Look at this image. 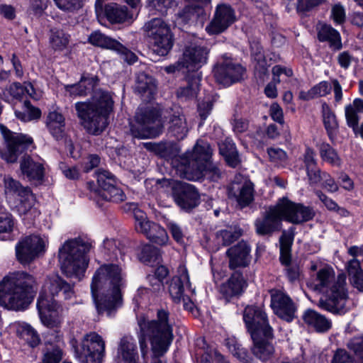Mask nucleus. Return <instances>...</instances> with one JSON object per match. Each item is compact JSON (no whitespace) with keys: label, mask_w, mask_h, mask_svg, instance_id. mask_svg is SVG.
I'll return each instance as SVG.
<instances>
[{"label":"nucleus","mask_w":363,"mask_h":363,"mask_svg":"<svg viewBox=\"0 0 363 363\" xmlns=\"http://www.w3.org/2000/svg\"><path fill=\"white\" fill-rule=\"evenodd\" d=\"M124 285L121 269L116 264H105L95 272L91 284V295L99 314L110 316L123 303L121 289Z\"/></svg>","instance_id":"obj_1"},{"label":"nucleus","mask_w":363,"mask_h":363,"mask_svg":"<svg viewBox=\"0 0 363 363\" xmlns=\"http://www.w3.org/2000/svg\"><path fill=\"white\" fill-rule=\"evenodd\" d=\"M169 315L168 311L160 309L157 311L156 319L149 320L144 316L138 318L140 329L138 337L141 355L145 359L147 354V338L152 352L151 363H163L160 358L167 352L173 341V328L169 322Z\"/></svg>","instance_id":"obj_2"},{"label":"nucleus","mask_w":363,"mask_h":363,"mask_svg":"<svg viewBox=\"0 0 363 363\" xmlns=\"http://www.w3.org/2000/svg\"><path fill=\"white\" fill-rule=\"evenodd\" d=\"M0 131L5 140L6 146L0 149V157L7 163H15L22 155L20 160V169L22 174L29 181H42L44 176V167L40 162H35L24 152L33 143V139L22 133L11 131L3 124H0Z\"/></svg>","instance_id":"obj_3"},{"label":"nucleus","mask_w":363,"mask_h":363,"mask_svg":"<svg viewBox=\"0 0 363 363\" xmlns=\"http://www.w3.org/2000/svg\"><path fill=\"white\" fill-rule=\"evenodd\" d=\"M113 104L108 91L97 89L91 99L74 104L80 124L89 134L99 135L105 130Z\"/></svg>","instance_id":"obj_4"},{"label":"nucleus","mask_w":363,"mask_h":363,"mask_svg":"<svg viewBox=\"0 0 363 363\" xmlns=\"http://www.w3.org/2000/svg\"><path fill=\"white\" fill-rule=\"evenodd\" d=\"M36 286L35 278L26 272L6 276L0 281V306L8 310H25L34 298Z\"/></svg>","instance_id":"obj_5"},{"label":"nucleus","mask_w":363,"mask_h":363,"mask_svg":"<svg viewBox=\"0 0 363 363\" xmlns=\"http://www.w3.org/2000/svg\"><path fill=\"white\" fill-rule=\"evenodd\" d=\"M345 276L335 278L330 268L320 269L313 282V290L325 294L318 302V306L334 314H344L347 308V294L345 288Z\"/></svg>","instance_id":"obj_6"},{"label":"nucleus","mask_w":363,"mask_h":363,"mask_svg":"<svg viewBox=\"0 0 363 363\" xmlns=\"http://www.w3.org/2000/svg\"><path fill=\"white\" fill-rule=\"evenodd\" d=\"M90 248L89 242L78 238L67 240L59 249L60 267L67 277L81 278L88 267L86 254Z\"/></svg>","instance_id":"obj_7"},{"label":"nucleus","mask_w":363,"mask_h":363,"mask_svg":"<svg viewBox=\"0 0 363 363\" xmlns=\"http://www.w3.org/2000/svg\"><path fill=\"white\" fill-rule=\"evenodd\" d=\"M151 40L152 50L160 56L167 55L173 46V36L169 26L161 18H154L143 27Z\"/></svg>","instance_id":"obj_8"},{"label":"nucleus","mask_w":363,"mask_h":363,"mask_svg":"<svg viewBox=\"0 0 363 363\" xmlns=\"http://www.w3.org/2000/svg\"><path fill=\"white\" fill-rule=\"evenodd\" d=\"M158 111L151 107L140 108L135 114V121L140 125L138 128L132 126L133 135L137 138H155L160 135L163 130Z\"/></svg>","instance_id":"obj_9"},{"label":"nucleus","mask_w":363,"mask_h":363,"mask_svg":"<svg viewBox=\"0 0 363 363\" xmlns=\"http://www.w3.org/2000/svg\"><path fill=\"white\" fill-rule=\"evenodd\" d=\"M106 344L103 337L95 332L86 334L79 348L75 350L81 363H102L105 357Z\"/></svg>","instance_id":"obj_10"},{"label":"nucleus","mask_w":363,"mask_h":363,"mask_svg":"<svg viewBox=\"0 0 363 363\" xmlns=\"http://www.w3.org/2000/svg\"><path fill=\"white\" fill-rule=\"evenodd\" d=\"M254 184L246 177L236 174L227 186L228 197L240 208L249 206L254 201Z\"/></svg>","instance_id":"obj_11"},{"label":"nucleus","mask_w":363,"mask_h":363,"mask_svg":"<svg viewBox=\"0 0 363 363\" xmlns=\"http://www.w3.org/2000/svg\"><path fill=\"white\" fill-rule=\"evenodd\" d=\"M243 320L251 336L256 333L257 335L273 338V330L269 325L267 314L261 308L247 306L243 311Z\"/></svg>","instance_id":"obj_12"},{"label":"nucleus","mask_w":363,"mask_h":363,"mask_svg":"<svg viewBox=\"0 0 363 363\" xmlns=\"http://www.w3.org/2000/svg\"><path fill=\"white\" fill-rule=\"evenodd\" d=\"M45 251V242L38 235H29L22 238L16 245L17 260L22 264H30Z\"/></svg>","instance_id":"obj_13"},{"label":"nucleus","mask_w":363,"mask_h":363,"mask_svg":"<svg viewBox=\"0 0 363 363\" xmlns=\"http://www.w3.org/2000/svg\"><path fill=\"white\" fill-rule=\"evenodd\" d=\"M295 236V228L291 227L289 230H284L279 238L280 262L286 266V275L290 282L298 281L301 276L299 267L296 264H291V246Z\"/></svg>","instance_id":"obj_14"},{"label":"nucleus","mask_w":363,"mask_h":363,"mask_svg":"<svg viewBox=\"0 0 363 363\" xmlns=\"http://www.w3.org/2000/svg\"><path fill=\"white\" fill-rule=\"evenodd\" d=\"M172 196L181 209L186 212L191 211L200 203V195L193 185L175 181L171 186Z\"/></svg>","instance_id":"obj_15"},{"label":"nucleus","mask_w":363,"mask_h":363,"mask_svg":"<svg viewBox=\"0 0 363 363\" xmlns=\"http://www.w3.org/2000/svg\"><path fill=\"white\" fill-rule=\"evenodd\" d=\"M134 218L135 219V229L144 234L152 242L159 245H165L169 237L164 228L159 224L146 219L145 213L140 210H135Z\"/></svg>","instance_id":"obj_16"},{"label":"nucleus","mask_w":363,"mask_h":363,"mask_svg":"<svg viewBox=\"0 0 363 363\" xmlns=\"http://www.w3.org/2000/svg\"><path fill=\"white\" fill-rule=\"evenodd\" d=\"M284 220L293 224H301L309 221L315 216L313 208L306 206L301 203H296L287 198H282L278 201Z\"/></svg>","instance_id":"obj_17"},{"label":"nucleus","mask_w":363,"mask_h":363,"mask_svg":"<svg viewBox=\"0 0 363 363\" xmlns=\"http://www.w3.org/2000/svg\"><path fill=\"white\" fill-rule=\"evenodd\" d=\"M284 220L280 206L277 202L274 206H270L263 213L262 217L257 218L255 222V231L261 236H271L274 233L281 230Z\"/></svg>","instance_id":"obj_18"},{"label":"nucleus","mask_w":363,"mask_h":363,"mask_svg":"<svg viewBox=\"0 0 363 363\" xmlns=\"http://www.w3.org/2000/svg\"><path fill=\"white\" fill-rule=\"evenodd\" d=\"M213 149L210 144L204 140H198L191 152H186L180 157V167L183 177L186 174L188 167H196L195 164H206L211 162Z\"/></svg>","instance_id":"obj_19"},{"label":"nucleus","mask_w":363,"mask_h":363,"mask_svg":"<svg viewBox=\"0 0 363 363\" xmlns=\"http://www.w3.org/2000/svg\"><path fill=\"white\" fill-rule=\"evenodd\" d=\"M271 307L280 318L291 322L295 317L296 307L292 299L281 289H272L269 291Z\"/></svg>","instance_id":"obj_20"},{"label":"nucleus","mask_w":363,"mask_h":363,"mask_svg":"<svg viewBox=\"0 0 363 363\" xmlns=\"http://www.w3.org/2000/svg\"><path fill=\"white\" fill-rule=\"evenodd\" d=\"M209 49L198 40L189 42L184 47L182 58V67L188 69H198L206 63Z\"/></svg>","instance_id":"obj_21"},{"label":"nucleus","mask_w":363,"mask_h":363,"mask_svg":"<svg viewBox=\"0 0 363 363\" xmlns=\"http://www.w3.org/2000/svg\"><path fill=\"white\" fill-rule=\"evenodd\" d=\"M61 296L64 299H69L74 296L73 286L62 279L58 274H51L47 277L40 295H43L51 301L55 296Z\"/></svg>","instance_id":"obj_22"},{"label":"nucleus","mask_w":363,"mask_h":363,"mask_svg":"<svg viewBox=\"0 0 363 363\" xmlns=\"http://www.w3.org/2000/svg\"><path fill=\"white\" fill-rule=\"evenodd\" d=\"M245 68L239 64H234L231 60L225 59L218 62L213 69L216 81L224 86H229L242 79Z\"/></svg>","instance_id":"obj_23"},{"label":"nucleus","mask_w":363,"mask_h":363,"mask_svg":"<svg viewBox=\"0 0 363 363\" xmlns=\"http://www.w3.org/2000/svg\"><path fill=\"white\" fill-rule=\"evenodd\" d=\"M235 21V10L228 4H220L217 6L214 16L206 30L211 35H218L227 30Z\"/></svg>","instance_id":"obj_24"},{"label":"nucleus","mask_w":363,"mask_h":363,"mask_svg":"<svg viewBox=\"0 0 363 363\" xmlns=\"http://www.w3.org/2000/svg\"><path fill=\"white\" fill-rule=\"evenodd\" d=\"M223 174V172L219 165L209 162L204 165L199 164L196 167H189L186 174L184 176V178L192 181H198L206 178L211 182H217L222 178Z\"/></svg>","instance_id":"obj_25"},{"label":"nucleus","mask_w":363,"mask_h":363,"mask_svg":"<svg viewBox=\"0 0 363 363\" xmlns=\"http://www.w3.org/2000/svg\"><path fill=\"white\" fill-rule=\"evenodd\" d=\"M57 301H51L43 295H39L37 308L43 324L48 328L56 327L60 320L57 317Z\"/></svg>","instance_id":"obj_26"},{"label":"nucleus","mask_w":363,"mask_h":363,"mask_svg":"<svg viewBox=\"0 0 363 363\" xmlns=\"http://www.w3.org/2000/svg\"><path fill=\"white\" fill-rule=\"evenodd\" d=\"M168 118L169 134L178 140H183L189 132V128L182 108L176 106L170 108Z\"/></svg>","instance_id":"obj_27"},{"label":"nucleus","mask_w":363,"mask_h":363,"mask_svg":"<svg viewBox=\"0 0 363 363\" xmlns=\"http://www.w3.org/2000/svg\"><path fill=\"white\" fill-rule=\"evenodd\" d=\"M250 247L243 240L230 247L226 252L229 258V267L235 269L247 267L250 262Z\"/></svg>","instance_id":"obj_28"},{"label":"nucleus","mask_w":363,"mask_h":363,"mask_svg":"<svg viewBox=\"0 0 363 363\" xmlns=\"http://www.w3.org/2000/svg\"><path fill=\"white\" fill-rule=\"evenodd\" d=\"M359 252V249L356 246L349 248L348 253L354 258L347 262L346 267L351 285L359 292H363V269L359 261L355 258Z\"/></svg>","instance_id":"obj_29"},{"label":"nucleus","mask_w":363,"mask_h":363,"mask_svg":"<svg viewBox=\"0 0 363 363\" xmlns=\"http://www.w3.org/2000/svg\"><path fill=\"white\" fill-rule=\"evenodd\" d=\"M184 284L191 286L187 269L184 266L181 265L178 268V274L174 276L169 283V292L174 302L185 301Z\"/></svg>","instance_id":"obj_30"},{"label":"nucleus","mask_w":363,"mask_h":363,"mask_svg":"<svg viewBox=\"0 0 363 363\" xmlns=\"http://www.w3.org/2000/svg\"><path fill=\"white\" fill-rule=\"evenodd\" d=\"M117 357L123 363H139L138 347L135 339L130 335H124L118 342Z\"/></svg>","instance_id":"obj_31"},{"label":"nucleus","mask_w":363,"mask_h":363,"mask_svg":"<svg viewBox=\"0 0 363 363\" xmlns=\"http://www.w3.org/2000/svg\"><path fill=\"white\" fill-rule=\"evenodd\" d=\"M245 284L242 274L235 272L227 282L220 286V292L228 301L233 297L240 296L242 293Z\"/></svg>","instance_id":"obj_32"},{"label":"nucleus","mask_w":363,"mask_h":363,"mask_svg":"<svg viewBox=\"0 0 363 363\" xmlns=\"http://www.w3.org/2000/svg\"><path fill=\"white\" fill-rule=\"evenodd\" d=\"M98 82L96 76L82 75L78 83L65 85V89L71 96H84L94 89Z\"/></svg>","instance_id":"obj_33"},{"label":"nucleus","mask_w":363,"mask_h":363,"mask_svg":"<svg viewBox=\"0 0 363 363\" xmlns=\"http://www.w3.org/2000/svg\"><path fill=\"white\" fill-rule=\"evenodd\" d=\"M156 83L154 78L145 72H140L136 74L135 92L144 98V100H150L156 92Z\"/></svg>","instance_id":"obj_34"},{"label":"nucleus","mask_w":363,"mask_h":363,"mask_svg":"<svg viewBox=\"0 0 363 363\" xmlns=\"http://www.w3.org/2000/svg\"><path fill=\"white\" fill-rule=\"evenodd\" d=\"M251 337L253 341L252 354L262 361L270 359L274 352V348L270 342L273 338H268L262 335H257L256 333H254Z\"/></svg>","instance_id":"obj_35"},{"label":"nucleus","mask_w":363,"mask_h":363,"mask_svg":"<svg viewBox=\"0 0 363 363\" xmlns=\"http://www.w3.org/2000/svg\"><path fill=\"white\" fill-rule=\"evenodd\" d=\"M318 39L320 42H328L334 50L342 48L341 38L339 32L330 25L320 24L317 28Z\"/></svg>","instance_id":"obj_36"},{"label":"nucleus","mask_w":363,"mask_h":363,"mask_svg":"<svg viewBox=\"0 0 363 363\" xmlns=\"http://www.w3.org/2000/svg\"><path fill=\"white\" fill-rule=\"evenodd\" d=\"M303 319L307 325L313 327L318 333L327 332L332 326L330 320L311 309H308L304 313Z\"/></svg>","instance_id":"obj_37"},{"label":"nucleus","mask_w":363,"mask_h":363,"mask_svg":"<svg viewBox=\"0 0 363 363\" xmlns=\"http://www.w3.org/2000/svg\"><path fill=\"white\" fill-rule=\"evenodd\" d=\"M104 14L111 23H122L131 18L126 6L116 3L106 4L104 8Z\"/></svg>","instance_id":"obj_38"},{"label":"nucleus","mask_w":363,"mask_h":363,"mask_svg":"<svg viewBox=\"0 0 363 363\" xmlns=\"http://www.w3.org/2000/svg\"><path fill=\"white\" fill-rule=\"evenodd\" d=\"M219 152L229 167L235 168L240 164L236 146L231 140L225 139L219 144Z\"/></svg>","instance_id":"obj_39"},{"label":"nucleus","mask_w":363,"mask_h":363,"mask_svg":"<svg viewBox=\"0 0 363 363\" xmlns=\"http://www.w3.org/2000/svg\"><path fill=\"white\" fill-rule=\"evenodd\" d=\"M205 4L192 3L186 6L179 13L178 17L184 23L196 22L199 19L203 20L206 12L203 8Z\"/></svg>","instance_id":"obj_40"},{"label":"nucleus","mask_w":363,"mask_h":363,"mask_svg":"<svg viewBox=\"0 0 363 363\" xmlns=\"http://www.w3.org/2000/svg\"><path fill=\"white\" fill-rule=\"evenodd\" d=\"M47 127L51 135L57 140H61L65 135V118L63 116L57 112H50L46 121Z\"/></svg>","instance_id":"obj_41"},{"label":"nucleus","mask_w":363,"mask_h":363,"mask_svg":"<svg viewBox=\"0 0 363 363\" xmlns=\"http://www.w3.org/2000/svg\"><path fill=\"white\" fill-rule=\"evenodd\" d=\"M323 120L328 135L333 141L338 133V123L336 116L326 103L322 104Z\"/></svg>","instance_id":"obj_42"},{"label":"nucleus","mask_w":363,"mask_h":363,"mask_svg":"<svg viewBox=\"0 0 363 363\" xmlns=\"http://www.w3.org/2000/svg\"><path fill=\"white\" fill-rule=\"evenodd\" d=\"M4 182L6 194L16 195L24 199H29L33 196L30 188L22 186L18 181L10 176H5Z\"/></svg>","instance_id":"obj_43"},{"label":"nucleus","mask_w":363,"mask_h":363,"mask_svg":"<svg viewBox=\"0 0 363 363\" xmlns=\"http://www.w3.org/2000/svg\"><path fill=\"white\" fill-rule=\"evenodd\" d=\"M88 41L91 45L115 50L116 45H118V41L113 39L101 32L96 30L90 34Z\"/></svg>","instance_id":"obj_44"},{"label":"nucleus","mask_w":363,"mask_h":363,"mask_svg":"<svg viewBox=\"0 0 363 363\" xmlns=\"http://www.w3.org/2000/svg\"><path fill=\"white\" fill-rule=\"evenodd\" d=\"M50 46L55 50H62L68 44V37L63 30L56 28L50 29L49 37Z\"/></svg>","instance_id":"obj_45"},{"label":"nucleus","mask_w":363,"mask_h":363,"mask_svg":"<svg viewBox=\"0 0 363 363\" xmlns=\"http://www.w3.org/2000/svg\"><path fill=\"white\" fill-rule=\"evenodd\" d=\"M199 90V79L191 78L188 81L186 86L179 87L177 91V96L182 99H189L194 98Z\"/></svg>","instance_id":"obj_46"},{"label":"nucleus","mask_w":363,"mask_h":363,"mask_svg":"<svg viewBox=\"0 0 363 363\" xmlns=\"http://www.w3.org/2000/svg\"><path fill=\"white\" fill-rule=\"evenodd\" d=\"M319 151L323 161L333 165L339 166L340 164V160L335 150L328 143H321L319 146Z\"/></svg>","instance_id":"obj_47"},{"label":"nucleus","mask_w":363,"mask_h":363,"mask_svg":"<svg viewBox=\"0 0 363 363\" xmlns=\"http://www.w3.org/2000/svg\"><path fill=\"white\" fill-rule=\"evenodd\" d=\"M160 250L151 245H145L141 251L140 259L145 264L159 262L160 260Z\"/></svg>","instance_id":"obj_48"},{"label":"nucleus","mask_w":363,"mask_h":363,"mask_svg":"<svg viewBox=\"0 0 363 363\" xmlns=\"http://www.w3.org/2000/svg\"><path fill=\"white\" fill-rule=\"evenodd\" d=\"M242 235L240 229H234L229 228L225 230H218L216 233V238L220 240L223 245H230L234 241L237 240Z\"/></svg>","instance_id":"obj_49"},{"label":"nucleus","mask_w":363,"mask_h":363,"mask_svg":"<svg viewBox=\"0 0 363 363\" xmlns=\"http://www.w3.org/2000/svg\"><path fill=\"white\" fill-rule=\"evenodd\" d=\"M63 342L57 340L56 345H50V347L47 348V352L45 354L43 363H60L62 358V351L61 347Z\"/></svg>","instance_id":"obj_50"},{"label":"nucleus","mask_w":363,"mask_h":363,"mask_svg":"<svg viewBox=\"0 0 363 363\" xmlns=\"http://www.w3.org/2000/svg\"><path fill=\"white\" fill-rule=\"evenodd\" d=\"M96 176L98 185L103 191H107L116 184L115 177L108 171L99 170L96 173Z\"/></svg>","instance_id":"obj_51"},{"label":"nucleus","mask_w":363,"mask_h":363,"mask_svg":"<svg viewBox=\"0 0 363 363\" xmlns=\"http://www.w3.org/2000/svg\"><path fill=\"white\" fill-rule=\"evenodd\" d=\"M180 152V148L173 142H161L158 155L165 159L177 157Z\"/></svg>","instance_id":"obj_52"},{"label":"nucleus","mask_w":363,"mask_h":363,"mask_svg":"<svg viewBox=\"0 0 363 363\" xmlns=\"http://www.w3.org/2000/svg\"><path fill=\"white\" fill-rule=\"evenodd\" d=\"M101 196L106 201L116 203L123 201L125 199V194L123 190L116 186V184L107 191H103L101 193Z\"/></svg>","instance_id":"obj_53"},{"label":"nucleus","mask_w":363,"mask_h":363,"mask_svg":"<svg viewBox=\"0 0 363 363\" xmlns=\"http://www.w3.org/2000/svg\"><path fill=\"white\" fill-rule=\"evenodd\" d=\"M347 346L354 352L358 363H363V337L352 338Z\"/></svg>","instance_id":"obj_54"},{"label":"nucleus","mask_w":363,"mask_h":363,"mask_svg":"<svg viewBox=\"0 0 363 363\" xmlns=\"http://www.w3.org/2000/svg\"><path fill=\"white\" fill-rule=\"evenodd\" d=\"M56 6L61 10L74 12L82 7V0H54Z\"/></svg>","instance_id":"obj_55"},{"label":"nucleus","mask_w":363,"mask_h":363,"mask_svg":"<svg viewBox=\"0 0 363 363\" xmlns=\"http://www.w3.org/2000/svg\"><path fill=\"white\" fill-rule=\"evenodd\" d=\"M325 0H298L296 9L299 13H306L323 4Z\"/></svg>","instance_id":"obj_56"},{"label":"nucleus","mask_w":363,"mask_h":363,"mask_svg":"<svg viewBox=\"0 0 363 363\" xmlns=\"http://www.w3.org/2000/svg\"><path fill=\"white\" fill-rule=\"evenodd\" d=\"M14 222L9 213L0 214V233H10L13 229Z\"/></svg>","instance_id":"obj_57"},{"label":"nucleus","mask_w":363,"mask_h":363,"mask_svg":"<svg viewBox=\"0 0 363 363\" xmlns=\"http://www.w3.org/2000/svg\"><path fill=\"white\" fill-rule=\"evenodd\" d=\"M22 335L29 345L33 347L37 346L40 342V338L37 333L29 325L23 328Z\"/></svg>","instance_id":"obj_58"},{"label":"nucleus","mask_w":363,"mask_h":363,"mask_svg":"<svg viewBox=\"0 0 363 363\" xmlns=\"http://www.w3.org/2000/svg\"><path fill=\"white\" fill-rule=\"evenodd\" d=\"M233 130L235 134H241L249 128V121L242 117L235 116L231 122Z\"/></svg>","instance_id":"obj_59"},{"label":"nucleus","mask_w":363,"mask_h":363,"mask_svg":"<svg viewBox=\"0 0 363 363\" xmlns=\"http://www.w3.org/2000/svg\"><path fill=\"white\" fill-rule=\"evenodd\" d=\"M331 17L337 24H342L346 19L345 11L340 4H335L331 9Z\"/></svg>","instance_id":"obj_60"},{"label":"nucleus","mask_w":363,"mask_h":363,"mask_svg":"<svg viewBox=\"0 0 363 363\" xmlns=\"http://www.w3.org/2000/svg\"><path fill=\"white\" fill-rule=\"evenodd\" d=\"M114 51L119 53L123 59L129 64H133L138 60L136 55L124 47L121 43L118 42V45H116Z\"/></svg>","instance_id":"obj_61"},{"label":"nucleus","mask_w":363,"mask_h":363,"mask_svg":"<svg viewBox=\"0 0 363 363\" xmlns=\"http://www.w3.org/2000/svg\"><path fill=\"white\" fill-rule=\"evenodd\" d=\"M312 89L313 96L315 97H321L330 94L332 89L331 85L325 81L321 82L315 85Z\"/></svg>","instance_id":"obj_62"},{"label":"nucleus","mask_w":363,"mask_h":363,"mask_svg":"<svg viewBox=\"0 0 363 363\" xmlns=\"http://www.w3.org/2000/svg\"><path fill=\"white\" fill-rule=\"evenodd\" d=\"M345 116L348 125L355 130L358 125L359 118L356 110L352 105L346 106Z\"/></svg>","instance_id":"obj_63"},{"label":"nucleus","mask_w":363,"mask_h":363,"mask_svg":"<svg viewBox=\"0 0 363 363\" xmlns=\"http://www.w3.org/2000/svg\"><path fill=\"white\" fill-rule=\"evenodd\" d=\"M331 363H354L352 357L344 350H337Z\"/></svg>","instance_id":"obj_64"}]
</instances>
